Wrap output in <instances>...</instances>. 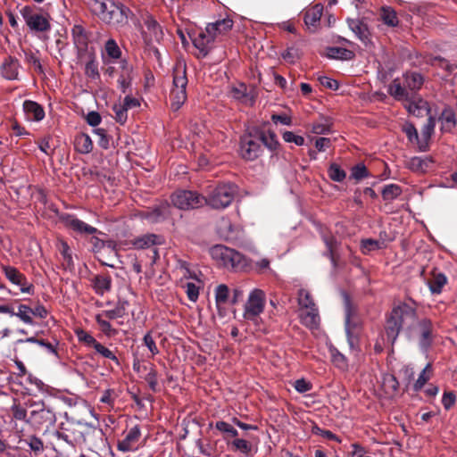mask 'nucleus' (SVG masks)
<instances>
[{
    "label": "nucleus",
    "mask_w": 457,
    "mask_h": 457,
    "mask_svg": "<svg viewBox=\"0 0 457 457\" xmlns=\"http://www.w3.org/2000/svg\"><path fill=\"white\" fill-rule=\"evenodd\" d=\"M416 321V310L408 303H401L395 307L386 324V340L391 344L396 341L400 330L407 326L411 328Z\"/></svg>",
    "instance_id": "f257e3e1"
},
{
    "label": "nucleus",
    "mask_w": 457,
    "mask_h": 457,
    "mask_svg": "<svg viewBox=\"0 0 457 457\" xmlns=\"http://www.w3.org/2000/svg\"><path fill=\"white\" fill-rule=\"evenodd\" d=\"M89 6L92 12L105 23L121 25L127 21L129 9L112 0H90Z\"/></svg>",
    "instance_id": "f03ea898"
},
{
    "label": "nucleus",
    "mask_w": 457,
    "mask_h": 457,
    "mask_svg": "<svg viewBox=\"0 0 457 457\" xmlns=\"http://www.w3.org/2000/svg\"><path fill=\"white\" fill-rule=\"evenodd\" d=\"M233 21L229 18L218 20L214 22L208 23L205 30L199 32V34L193 38V44L200 53L205 56L212 48V45L216 37L223 35L231 29Z\"/></svg>",
    "instance_id": "7ed1b4c3"
},
{
    "label": "nucleus",
    "mask_w": 457,
    "mask_h": 457,
    "mask_svg": "<svg viewBox=\"0 0 457 457\" xmlns=\"http://www.w3.org/2000/svg\"><path fill=\"white\" fill-rule=\"evenodd\" d=\"M212 259L220 266L235 270H241L246 266V260L243 254L227 246L218 245L210 250Z\"/></svg>",
    "instance_id": "20e7f679"
},
{
    "label": "nucleus",
    "mask_w": 457,
    "mask_h": 457,
    "mask_svg": "<svg viewBox=\"0 0 457 457\" xmlns=\"http://www.w3.org/2000/svg\"><path fill=\"white\" fill-rule=\"evenodd\" d=\"M237 193V187L235 184H220L205 197V204L213 209H225L230 205Z\"/></svg>",
    "instance_id": "39448f33"
},
{
    "label": "nucleus",
    "mask_w": 457,
    "mask_h": 457,
    "mask_svg": "<svg viewBox=\"0 0 457 457\" xmlns=\"http://www.w3.org/2000/svg\"><path fill=\"white\" fill-rule=\"evenodd\" d=\"M187 78L186 75V67L179 63L173 71V87L170 96L171 109L174 112L178 111L187 100Z\"/></svg>",
    "instance_id": "423d86ee"
},
{
    "label": "nucleus",
    "mask_w": 457,
    "mask_h": 457,
    "mask_svg": "<svg viewBox=\"0 0 457 457\" xmlns=\"http://www.w3.org/2000/svg\"><path fill=\"white\" fill-rule=\"evenodd\" d=\"M408 337L416 340L422 351H427L436 336L432 321L427 318L416 320L407 331Z\"/></svg>",
    "instance_id": "0eeeda50"
},
{
    "label": "nucleus",
    "mask_w": 457,
    "mask_h": 457,
    "mask_svg": "<svg viewBox=\"0 0 457 457\" xmlns=\"http://www.w3.org/2000/svg\"><path fill=\"white\" fill-rule=\"evenodd\" d=\"M25 404L32 409L30 422L38 426L44 424L54 425L56 422L55 413L50 407L46 406L44 401L29 400Z\"/></svg>",
    "instance_id": "6e6552de"
},
{
    "label": "nucleus",
    "mask_w": 457,
    "mask_h": 457,
    "mask_svg": "<svg viewBox=\"0 0 457 457\" xmlns=\"http://www.w3.org/2000/svg\"><path fill=\"white\" fill-rule=\"evenodd\" d=\"M171 202L180 210H190L205 204V197L195 191L179 190L172 195Z\"/></svg>",
    "instance_id": "1a4fd4ad"
},
{
    "label": "nucleus",
    "mask_w": 457,
    "mask_h": 457,
    "mask_svg": "<svg viewBox=\"0 0 457 457\" xmlns=\"http://www.w3.org/2000/svg\"><path fill=\"white\" fill-rule=\"evenodd\" d=\"M266 295L263 290L259 288L253 289L245 304L244 318L246 320H255L264 310Z\"/></svg>",
    "instance_id": "9d476101"
},
{
    "label": "nucleus",
    "mask_w": 457,
    "mask_h": 457,
    "mask_svg": "<svg viewBox=\"0 0 457 457\" xmlns=\"http://www.w3.org/2000/svg\"><path fill=\"white\" fill-rule=\"evenodd\" d=\"M21 14L31 30L45 32L50 29L48 19L43 14L36 12L32 7H22L21 9Z\"/></svg>",
    "instance_id": "9b49d317"
},
{
    "label": "nucleus",
    "mask_w": 457,
    "mask_h": 457,
    "mask_svg": "<svg viewBox=\"0 0 457 457\" xmlns=\"http://www.w3.org/2000/svg\"><path fill=\"white\" fill-rule=\"evenodd\" d=\"M345 332L347 337V341L351 349H354L358 339H357V329L359 327V321L354 317L353 310L350 304V301L347 295H345Z\"/></svg>",
    "instance_id": "f8f14e48"
},
{
    "label": "nucleus",
    "mask_w": 457,
    "mask_h": 457,
    "mask_svg": "<svg viewBox=\"0 0 457 457\" xmlns=\"http://www.w3.org/2000/svg\"><path fill=\"white\" fill-rule=\"evenodd\" d=\"M1 270L4 272L5 278L13 285L20 287L22 293L33 294V285L29 283L21 272L15 267L9 265H1Z\"/></svg>",
    "instance_id": "ddd939ff"
},
{
    "label": "nucleus",
    "mask_w": 457,
    "mask_h": 457,
    "mask_svg": "<svg viewBox=\"0 0 457 457\" xmlns=\"http://www.w3.org/2000/svg\"><path fill=\"white\" fill-rule=\"evenodd\" d=\"M141 429L138 425L131 427L125 434L123 439L117 443V450L122 453L135 452L139 447Z\"/></svg>",
    "instance_id": "4468645a"
},
{
    "label": "nucleus",
    "mask_w": 457,
    "mask_h": 457,
    "mask_svg": "<svg viewBox=\"0 0 457 457\" xmlns=\"http://www.w3.org/2000/svg\"><path fill=\"white\" fill-rule=\"evenodd\" d=\"M262 151V145L259 138H254L251 135H245L241 137L240 154L249 161L256 159Z\"/></svg>",
    "instance_id": "2eb2a0df"
},
{
    "label": "nucleus",
    "mask_w": 457,
    "mask_h": 457,
    "mask_svg": "<svg viewBox=\"0 0 457 457\" xmlns=\"http://www.w3.org/2000/svg\"><path fill=\"white\" fill-rule=\"evenodd\" d=\"M61 220L66 228L80 235H94L97 232L96 228L87 224L73 214H63Z\"/></svg>",
    "instance_id": "dca6fc26"
},
{
    "label": "nucleus",
    "mask_w": 457,
    "mask_h": 457,
    "mask_svg": "<svg viewBox=\"0 0 457 457\" xmlns=\"http://www.w3.org/2000/svg\"><path fill=\"white\" fill-rule=\"evenodd\" d=\"M146 30L144 32L145 40L147 44L153 42H159L162 37L163 32L158 22L152 17L148 16L145 21Z\"/></svg>",
    "instance_id": "f3484780"
},
{
    "label": "nucleus",
    "mask_w": 457,
    "mask_h": 457,
    "mask_svg": "<svg viewBox=\"0 0 457 457\" xmlns=\"http://www.w3.org/2000/svg\"><path fill=\"white\" fill-rule=\"evenodd\" d=\"M119 68L121 71L118 79V87L122 93H127L131 87L132 67L126 60H120L119 62Z\"/></svg>",
    "instance_id": "a211bd4d"
},
{
    "label": "nucleus",
    "mask_w": 457,
    "mask_h": 457,
    "mask_svg": "<svg viewBox=\"0 0 457 457\" xmlns=\"http://www.w3.org/2000/svg\"><path fill=\"white\" fill-rule=\"evenodd\" d=\"M162 237L155 234H145L131 240V245L136 249H148L162 244Z\"/></svg>",
    "instance_id": "6ab92c4d"
},
{
    "label": "nucleus",
    "mask_w": 457,
    "mask_h": 457,
    "mask_svg": "<svg viewBox=\"0 0 457 457\" xmlns=\"http://www.w3.org/2000/svg\"><path fill=\"white\" fill-rule=\"evenodd\" d=\"M170 207L168 204H161L152 210H147L142 212V218L151 223H158L164 220L169 213Z\"/></svg>",
    "instance_id": "aec40b11"
},
{
    "label": "nucleus",
    "mask_w": 457,
    "mask_h": 457,
    "mask_svg": "<svg viewBox=\"0 0 457 457\" xmlns=\"http://www.w3.org/2000/svg\"><path fill=\"white\" fill-rule=\"evenodd\" d=\"M23 110L27 119L32 121H39L44 119L45 112L37 103L27 100L23 104Z\"/></svg>",
    "instance_id": "412c9836"
},
{
    "label": "nucleus",
    "mask_w": 457,
    "mask_h": 457,
    "mask_svg": "<svg viewBox=\"0 0 457 457\" xmlns=\"http://www.w3.org/2000/svg\"><path fill=\"white\" fill-rule=\"evenodd\" d=\"M19 62L17 59L12 57H7L1 66L2 75L6 79H16L19 74Z\"/></svg>",
    "instance_id": "4be33fe9"
},
{
    "label": "nucleus",
    "mask_w": 457,
    "mask_h": 457,
    "mask_svg": "<svg viewBox=\"0 0 457 457\" xmlns=\"http://www.w3.org/2000/svg\"><path fill=\"white\" fill-rule=\"evenodd\" d=\"M405 107L408 112L415 116H423L424 113L429 112L428 104L426 101L422 99H419L416 101L414 99L413 95L411 96L410 100H406Z\"/></svg>",
    "instance_id": "5701e85b"
},
{
    "label": "nucleus",
    "mask_w": 457,
    "mask_h": 457,
    "mask_svg": "<svg viewBox=\"0 0 457 457\" xmlns=\"http://www.w3.org/2000/svg\"><path fill=\"white\" fill-rule=\"evenodd\" d=\"M302 323L310 328H316L320 324V316L317 307L301 311Z\"/></svg>",
    "instance_id": "b1692460"
},
{
    "label": "nucleus",
    "mask_w": 457,
    "mask_h": 457,
    "mask_svg": "<svg viewBox=\"0 0 457 457\" xmlns=\"http://www.w3.org/2000/svg\"><path fill=\"white\" fill-rule=\"evenodd\" d=\"M388 93L398 101L410 100L411 96L413 95L408 91L405 86L402 87L398 79H395L391 83L388 88Z\"/></svg>",
    "instance_id": "393cba45"
},
{
    "label": "nucleus",
    "mask_w": 457,
    "mask_h": 457,
    "mask_svg": "<svg viewBox=\"0 0 457 457\" xmlns=\"http://www.w3.org/2000/svg\"><path fill=\"white\" fill-rule=\"evenodd\" d=\"M219 232L226 239H236L240 232L237 226H234L228 220L223 219L219 226Z\"/></svg>",
    "instance_id": "a878e982"
},
{
    "label": "nucleus",
    "mask_w": 457,
    "mask_h": 457,
    "mask_svg": "<svg viewBox=\"0 0 457 457\" xmlns=\"http://www.w3.org/2000/svg\"><path fill=\"white\" fill-rule=\"evenodd\" d=\"M92 282L93 287L97 295H104L111 289L112 279L109 276H96Z\"/></svg>",
    "instance_id": "bb28decb"
},
{
    "label": "nucleus",
    "mask_w": 457,
    "mask_h": 457,
    "mask_svg": "<svg viewBox=\"0 0 457 457\" xmlns=\"http://www.w3.org/2000/svg\"><path fill=\"white\" fill-rule=\"evenodd\" d=\"M347 23L351 30L360 38L365 42L368 39V28L360 20L348 19Z\"/></svg>",
    "instance_id": "cd10ccee"
},
{
    "label": "nucleus",
    "mask_w": 457,
    "mask_h": 457,
    "mask_svg": "<svg viewBox=\"0 0 457 457\" xmlns=\"http://www.w3.org/2000/svg\"><path fill=\"white\" fill-rule=\"evenodd\" d=\"M323 12V7L316 4L312 9L308 10L304 15V22L310 27H315L320 21Z\"/></svg>",
    "instance_id": "c85d7f7f"
},
{
    "label": "nucleus",
    "mask_w": 457,
    "mask_h": 457,
    "mask_svg": "<svg viewBox=\"0 0 457 457\" xmlns=\"http://www.w3.org/2000/svg\"><path fill=\"white\" fill-rule=\"evenodd\" d=\"M328 353L331 361L337 368L342 370H345L348 368V362L345 356L332 345H328Z\"/></svg>",
    "instance_id": "c756f323"
},
{
    "label": "nucleus",
    "mask_w": 457,
    "mask_h": 457,
    "mask_svg": "<svg viewBox=\"0 0 457 457\" xmlns=\"http://www.w3.org/2000/svg\"><path fill=\"white\" fill-rule=\"evenodd\" d=\"M404 84L408 91L412 94L413 91L420 88L423 84V78L420 73H406L404 76Z\"/></svg>",
    "instance_id": "7c9ffc66"
},
{
    "label": "nucleus",
    "mask_w": 457,
    "mask_h": 457,
    "mask_svg": "<svg viewBox=\"0 0 457 457\" xmlns=\"http://www.w3.org/2000/svg\"><path fill=\"white\" fill-rule=\"evenodd\" d=\"M327 56L330 59L351 60L353 53L344 47L331 46L327 48Z\"/></svg>",
    "instance_id": "2f4dec72"
},
{
    "label": "nucleus",
    "mask_w": 457,
    "mask_h": 457,
    "mask_svg": "<svg viewBox=\"0 0 457 457\" xmlns=\"http://www.w3.org/2000/svg\"><path fill=\"white\" fill-rule=\"evenodd\" d=\"M427 62L432 66H438L445 70L450 74H455L457 72V64L450 63L440 56L431 57L427 61Z\"/></svg>",
    "instance_id": "473e14b6"
},
{
    "label": "nucleus",
    "mask_w": 457,
    "mask_h": 457,
    "mask_svg": "<svg viewBox=\"0 0 457 457\" xmlns=\"http://www.w3.org/2000/svg\"><path fill=\"white\" fill-rule=\"evenodd\" d=\"M439 120L442 123L441 129L444 130V131H447L452 127H454L456 125L455 114L453 112V110H451L449 108H445L442 112V113H441V115L439 117Z\"/></svg>",
    "instance_id": "72a5a7b5"
},
{
    "label": "nucleus",
    "mask_w": 457,
    "mask_h": 457,
    "mask_svg": "<svg viewBox=\"0 0 457 457\" xmlns=\"http://www.w3.org/2000/svg\"><path fill=\"white\" fill-rule=\"evenodd\" d=\"M76 148L80 154H88L93 149V143L88 135L81 134L76 138Z\"/></svg>",
    "instance_id": "f704fd0d"
},
{
    "label": "nucleus",
    "mask_w": 457,
    "mask_h": 457,
    "mask_svg": "<svg viewBox=\"0 0 457 457\" xmlns=\"http://www.w3.org/2000/svg\"><path fill=\"white\" fill-rule=\"evenodd\" d=\"M322 239L327 246L328 254L331 260V262L333 263V265H336L335 251L338 245L337 238L332 235L322 234Z\"/></svg>",
    "instance_id": "c9c22d12"
},
{
    "label": "nucleus",
    "mask_w": 457,
    "mask_h": 457,
    "mask_svg": "<svg viewBox=\"0 0 457 457\" xmlns=\"http://www.w3.org/2000/svg\"><path fill=\"white\" fill-rule=\"evenodd\" d=\"M215 428L223 435L225 440L228 437H236L238 435L237 430L232 425L223 420L217 421Z\"/></svg>",
    "instance_id": "e433bc0d"
},
{
    "label": "nucleus",
    "mask_w": 457,
    "mask_h": 457,
    "mask_svg": "<svg viewBox=\"0 0 457 457\" xmlns=\"http://www.w3.org/2000/svg\"><path fill=\"white\" fill-rule=\"evenodd\" d=\"M298 304L301 308V311L316 307V304L313 302L310 293L303 288L300 289L298 292Z\"/></svg>",
    "instance_id": "4c0bfd02"
},
{
    "label": "nucleus",
    "mask_w": 457,
    "mask_h": 457,
    "mask_svg": "<svg viewBox=\"0 0 457 457\" xmlns=\"http://www.w3.org/2000/svg\"><path fill=\"white\" fill-rule=\"evenodd\" d=\"M402 188L396 184H389L384 187L382 197L385 201H393L402 194Z\"/></svg>",
    "instance_id": "58836bf2"
},
{
    "label": "nucleus",
    "mask_w": 457,
    "mask_h": 457,
    "mask_svg": "<svg viewBox=\"0 0 457 457\" xmlns=\"http://www.w3.org/2000/svg\"><path fill=\"white\" fill-rule=\"evenodd\" d=\"M229 290L228 287L224 285H219L215 289V301L216 305L219 310H220L221 305L225 304L228 300Z\"/></svg>",
    "instance_id": "ea45409f"
},
{
    "label": "nucleus",
    "mask_w": 457,
    "mask_h": 457,
    "mask_svg": "<svg viewBox=\"0 0 457 457\" xmlns=\"http://www.w3.org/2000/svg\"><path fill=\"white\" fill-rule=\"evenodd\" d=\"M331 122L328 119L322 118L312 125V132L317 135H326L331 131Z\"/></svg>",
    "instance_id": "a19ab883"
},
{
    "label": "nucleus",
    "mask_w": 457,
    "mask_h": 457,
    "mask_svg": "<svg viewBox=\"0 0 457 457\" xmlns=\"http://www.w3.org/2000/svg\"><path fill=\"white\" fill-rule=\"evenodd\" d=\"M446 282V277L442 273H438L428 282L429 289L433 294H440Z\"/></svg>",
    "instance_id": "79ce46f5"
},
{
    "label": "nucleus",
    "mask_w": 457,
    "mask_h": 457,
    "mask_svg": "<svg viewBox=\"0 0 457 457\" xmlns=\"http://www.w3.org/2000/svg\"><path fill=\"white\" fill-rule=\"evenodd\" d=\"M143 378L147 382L152 391L156 392L158 390L157 371L155 370L154 365H149V369L145 371V374L143 376Z\"/></svg>",
    "instance_id": "37998d69"
},
{
    "label": "nucleus",
    "mask_w": 457,
    "mask_h": 457,
    "mask_svg": "<svg viewBox=\"0 0 457 457\" xmlns=\"http://www.w3.org/2000/svg\"><path fill=\"white\" fill-rule=\"evenodd\" d=\"M106 55L113 60L120 59L121 51L114 39H108L104 46Z\"/></svg>",
    "instance_id": "c03bdc74"
},
{
    "label": "nucleus",
    "mask_w": 457,
    "mask_h": 457,
    "mask_svg": "<svg viewBox=\"0 0 457 457\" xmlns=\"http://www.w3.org/2000/svg\"><path fill=\"white\" fill-rule=\"evenodd\" d=\"M231 95L233 98L244 103L252 101V98L249 97L247 87L245 84H239L236 87H233L231 89Z\"/></svg>",
    "instance_id": "a18cd8bd"
},
{
    "label": "nucleus",
    "mask_w": 457,
    "mask_h": 457,
    "mask_svg": "<svg viewBox=\"0 0 457 457\" xmlns=\"http://www.w3.org/2000/svg\"><path fill=\"white\" fill-rule=\"evenodd\" d=\"M32 309L26 304H20L18 306V312H14V316L18 317L26 324L32 325L33 320L31 317Z\"/></svg>",
    "instance_id": "49530a36"
},
{
    "label": "nucleus",
    "mask_w": 457,
    "mask_h": 457,
    "mask_svg": "<svg viewBox=\"0 0 457 457\" xmlns=\"http://www.w3.org/2000/svg\"><path fill=\"white\" fill-rule=\"evenodd\" d=\"M258 138L261 145L263 144L270 150H275L278 145L277 136L273 132L262 133Z\"/></svg>",
    "instance_id": "de8ad7c7"
},
{
    "label": "nucleus",
    "mask_w": 457,
    "mask_h": 457,
    "mask_svg": "<svg viewBox=\"0 0 457 457\" xmlns=\"http://www.w3.org/2000/svg\"><path fill=\"white\" fill-rule=\"evenodd\" d=\"M328 172L329 178L336 182H341L346 177L345 171L342 170L337 163H332L329 166Z\"/></svg>",
    "instance_id": "09e8293b"
},
{
    "label": "nucleus",
    "mask_w": 457,
    "mask_h": 457,
    "mask_svg": "<svg viewBox=\"0 0 457 457\" xmlns=\"http://www.w3.org/2000/svg\"><path fill=\"white\" fill-rule=\"evenodd\" d=\"M112 111L115 113V120L120 124H124L128 120V110L122 103L113 104Z\"/></svg>",
    "instance_id": "8fccbe9b"
},
{
    "label": "nucleus",
    "mask_w": 457,
    "mask_h": 457,
    "mask_svg": "<svg viewBox=\"0 0 457 457\" xmlns=\"http://www.w3.org/2000/svg\"><path fill=\"white\" fill-rule=\"evenodd\" d=\"M71 34L75 44L85 46L87 44V37L85 29L80 25H74L71 29Z\"/></svg>",
    "instance_id": "3c124183"
},
{
    "label": "nucleus",
    "mask_w": 457,
    "mask_h": 457,
    "mask_svg": "<svg viewBox=\"0 0 457 457\" xmlns=\"http://www.w3.org/2000/svg\"><path fill=\"white\" fill-rule=\"evenodd\" d=\"M12 416L17 420H22L26 423H30V418L27 419V410L20 404L13 403L11 407Z\"/></svg>",
    "instance_id": "603ef678"
},
{
    "label": "nucleus",
    "mask_w": 457,
    "mask_h": 457,
    "mask_svg": "<svg viewBox=\"0 0 457 457\" xmlns=\"http://www.w3.org/2000/svg\"><path fill=\"white\" fill-rule=\"evenodd\" d=\"M94 349L96 351V353L101 354L103 357H104L106 359H110V360L113 361L117 365H120V361H119L117 356L110 349H108L107 347H105L104 345L100 344L99 342L96 345Z\"/></svg>",
    "instance_id": "864d4df0"
},
{
    "label": "nucleus",
    "mask_w": 457,
    "mask_h": 457,
    "mask_svg": "<svg viewBox=\"0 0 457 457\" xmlns=\"http://www.w3.org/2000/svg\"><path fill=\"white\" fill-rule=\"evenodd\" d=\"M232 446L236 451L248 455L252 451V445L245 439H235L232 442Z\"/></svg>",
    "instance_id": "5fc2aeb1"
},
{
    "label": "nucleus",
    "mask_w": 457,
    "mask_h": 457,
    "mask_svg": "<svg viewBox=\"0 0 457 457\" xmlns=\"http://www.w3.org/2000/svg\"><path fill=\"white\" fill-rule=\"evenodd\" d=\"M26 443L36 454L42 453L44 450L43 441L37 436H30Z\"/></svg>",
    "instance_id": "6e6d98bb"
},
{
    "label": "nucleus",
    "mask_w": 457,
    "mask_h": 457,
    "mask_svg": "<svg viewBox=\"0 0 457 457\" xmlns=\"http://www.w3.org/2000/svg\"><path fill=\"white\" fill-rule=\"evenodd\" d=\"M76 335L79 341L86 344L87 346L95 348L96 345L98 343L93 336H91L85 330H78L76 331Z\"/></svg>",
    "instance_id": "4d7b16f0"
},
{
    "label": "nucleus",
    "mask_w": 457,
    "mask_h": 457,
    "mask_svg": "<svg viewBox=\"0 0 457 457\" xmlns=\"http://www.w3.org/2000/svg\"><path fill=\"white\" fill-rule=\"evenodd\" d=\"M382 20L389 26H395L398 23L396 13L389 8H383Z\"/></svg>",
    "instance_id": "13d9d810"
},
{
    "label": "nucleus",
    "mask_w": 457,
    "mask_h": 457,
    "mask_svg": "<svg viewBox=\"0 0 457 457\" xmlns=\"http://www.w3.org/2000/svg\"><path fill=\"white\" fill-rule=\"evenodd\" d=\"M188 299L196 302L199 296V287L192 282H187L184 286Z\"/></svg>",
    "instance_id": "bf43d9fd"
},
{
    "label": "nucleus",
    "mask_w": 457,
    "mask_h": 457,
    "mask_svg": "<svg viewBox=\"0 0 457 457\" xmlns=\"http://www.w3.org/2000/svg\"><path fill=\"white\" fill-rule=\"evenodd\" d=\"M125 304H127L126 302L119 304L116 308L112 310L104 311V314L105 315L106 318L110 320L120 318L124 315Z\"/></svg>",
    "instance_id": "052dcab7"
},
{
    "label": "nucleus",
    "mask_w": 457,
    "mask_h": 457,
    "mask_svg": "<svg viewBox=\"0 0 457 457\" xmlns=\"http://www.w3.org/2000/svg\"><path fill=\"white\" fill-rule=\"evenodd\" d=\"M381 243L374 239H364L361 241V251L363 253H368L371 251L380 249Z\"/></svg>",
    "instance_id": "680f3d73"
},
{
    "label": "nucleus",
    "mask_w": 457,
    "mask_h": 457,
    "mask_svg": "<svg viewBox=\"0 0 457 457\" xmlns=\"http://www.w3.org/2000/svg\"><path fill=\"white\" fill-rule=\"evenodd\" d=\"M436 127V119L432 116H429L427 123L422 128V137L425 139H429L434 132Z\"/></svg>",
    "instance_id": "e2e57ef3"
},
{
    "label": "nucleus",
    "mask_w": 457,
    "mask_h": 457,
    "mask_svg": "<svg viewBox=\"0 0 457 457\" xmlns=\"http://www.w3.org/2000/svg\"><path fill=\"white\" fill-rule=\"evenodd\" d=\"M283 139L287 143H294L296 145H303L304 138L302 136L295 135L292 131H286L282 135Z\"/></svg>",
    "instance_id": "0e129e2a"
},
{
    "label": "nucleus",
    "mask_w": 457,
    "mask_h": 457,
    "mask_svg": "<svg viewBox=\"0 0 457 457\" xmlns=\"http://www.w3.org/2000/svg\"><path fill=\"white\" fill-rule=\"evenodd\" d=\"M403 131L406 134L408 139L411 142L417 141L419 138L418 131L414 125L410 122H406L403 125Z\"/></svg>",
    "instance_id": "69168bd1"
},
{
    "label": "nucleus",
    "mask_w": 457,
    "mask_h": 457,
    "mask_svg": "<svg viewBox=\"0 0 457 457\" xmlns=\"http://www.w3.org/2000/svg\"><path fill=\"white\" fill-rule=\"evenodd\" d=\"M351 175L353 179L360 180L368 177L369 174L365 165L359 163L353 167Z\"/></svg>",
    "instance_id": "338daca9"
},
{
    "label": "nucleus",
    "mask_w": 457,
    "mask_h": 457,
    "mask_svg": "<svg viewBox=\"0 0 457 457\" xmlns=\"http://www.w3.org/2000/svg\"><path fill=\"white\" fill-rule=\"evenodd\" d=\"M85 73L87 76L96 79L99 77L98 66L94 60H90L87 62L85 67Z\"/></svg>",
    "instance_id": "774afa93"
}]
</instances>
